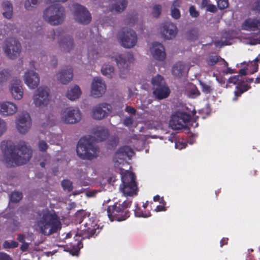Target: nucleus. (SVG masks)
Returning a JSON list of instances; mask_svg holds the SVG:
<instances>
[{"label": "nucleus", "instance_id": "1a4fd4ad", "mask_svg": "<svg viewBox=\"0 0 260 260\" xmlns=\"http://www.w3.org/2000/svg\"><path fill=\"white\" fill-rule=\"evenodd\" d=\"M2 49L7 57L11 59H15L19 56L21 53V46L17 39L9 38L5 41Z\"/></svg>", "mask_w": 260, "mask_h": 260}, {"label": "nucleus", "instance_id": "e433bc0d", "mask_svg": "<svg viewBox=\"0 0 260 260\" xmlns=\"http://www.w3.org/2000/svg\"><path fill=\"white\" fill-rule=\"evenodd\" d=\"M108 133L107 129L100 128L94 133V137L98 141H103L107 138Z\"/></svg>", "mask_w": 260, "mask_h": 260}, {"label": "nucleus", "instance_id": "72a5a7b5", "mask_svg": "<svg viewBox=\"0 0 260 260\" xmlns=\"http://www.w3.org/2000/svg\"><path fill=\"white\" fill-rule=\"evenodd\" d=\"M3 15L7 18L11 19L13 16V7L9 2H5L2 4Z\"/></svg>", "mask_w": 260, "mask_h": 260}, {"label": "nucleus", "instance_id": "7ed1b4c3", "mask_svg": "<svg viewBox=\"0 0 260 260\" xmlns=\"http://www.w3.org/2000/svg\"><path fill=\"white\" fill-rule=\"evenodd\" d=\"M34 227L40 233L45 235H50L60 230L61 224L55 213L48 210H43L39 215Z\"/></svg>", "mask_w": 260, "mask_h": 260}, {"label": "nucleus", "instance_id": "49530a36", "mask_svg": "<svg viewBox=\"0 0 260 260\" xmlns=\"http://www.w3.org/2000/svg\"><path fill=\"white\" fill-rule=\"evenodd\" d=\"M161 13V6L160 5L155 6L152 9V14L154 17H158Z\"/></svg>", "mask_w": 260, "mask_h": 260}, {"label": "nucleus", "instance_id": "f3484780", "mask_svg": "<svg viewBox=\"0 0 260 260\" xmlns=\"http://www.w3.org/2000/svg\"><path fill=\"white\" fill-rule=\"evenodd\" d=\"M111 111V105L107 103H101L93 107L91 116L95 119L100 120L107 116Z\"/></svg>", "mask_w": 260, "mask_h": 260}, {"label": "nucleus", "instance_id": "3c124183", "mask_svg": "<svg viewBox=\"0 0 260 260\" xmlns=\"http://www.w3.org/2000/svg\"><path fill=\"white\" fill-rule=\"evenodd\" d=\"M217 4L219 9L222 10L228 7L229 3L228 0H218Z\"/></svg>", "mask_w": 260, "mask_h": 260}, {"label": "nucleus", "instance_id": "37998d69", "mask_svg": "<svg viewBox=\"0 0 260 260\" xmlns=\"http://www.w3.org/2000/svg\"><path fill=\"white\" fill-rule=\"evenodd\" d=\"M18 243L14 241H6L3 244L4 248H14L18 246Z\"/></svg>", "mask_w": 260, "mask_h": 260}, {"label": "nucleus", "instance_id": "9d476101", "mask_svg": "<svg viewBox=\"0 0 260 260\" xmlns=\"http://www.w3.org/2000/svg\"><path fill=\"white\" fill-rule=\"evenodd\" d=\"M118 39L120 44L126 49L134 48L138 42L137 35L132 29H126L119 32Z\"/></svg>", "mask_w": 260, "mask_h": 260}, {"label": "nucleus", "instance_id": "9b49d317", "mask_svg": "<svg viewBox=\"0 0 260 260\" xmlns=\"http://www.w3.org/2000/svg\"><path fill=\"white\" fill-rule=\"evenodd\" d=\"M49 92V89L46 86L38 89L37 93L33 96V102L37 107L43 110L48 106L51 100Z\"/></svg>", "mask_w": 260, "mask_h": 260}, {"label": "nucleus", "instance_id": "0eeeda50", "mask_svg": "<svg viewBox=\"0 0 260 260\" xmlns=\"http://www.w3.org/2000/svg\"><path fill=\"white\" fill-rule=\"evenodd\" d=\"M130 205V202L124 201L122 205L117 203L113 206H109L107 209V213L110 220L120 221L125 220L128 217L126 208Z\"/></svg>", "mask_w": 260, "mask_h": 260}, {"label": "nucleus", "instance_id": "f257e3e1", "mask_svg": "<svg viewBox=\"0 0 260 260\" xmlns=\"http://www.w3.org/2000/svg\"><path fill=\"white\" fill-rule=\"evenodd\" d=\"M1 148L3 153L1 160L9 167L22 165L31 157V150L24 141L19 142L16 146L3 141Z\"/></svg>", "mask_w": 260, "mask_h": 260}, {"label": "nucleus", "instance_id": "6e6d98bb", "mask_svg": "<svg viewBox=\"0 0 260 260\" xmlns=\"http://www.w3.org/2000/svg\"><path fill=\"white\" fill-rule=\"evenodd\" d=\"M190 15L193 17H197L199 16V13L194 6H191L189 8Z\"/></svg>", "mask_w": 260, "mask_h": 260}, {"label": "nucleus", "instance_id": "ea45409f", "mask_svg": "<svg viewBox=\"0 0 260 260\" xmlns=\"http://www.w3.org/2000/svg\"><path fill=\"white\" fill-rule=\"evenodd\" d=\"M199 83L203 92L208 94L212 92L213 88L211 85L201 80L199 81Z\"/></svg>", "mask_w": 260, "mask_h": 260}, {"label": "nucleus", "instance_id": "8fccbe9b", "mask_svg": "<svg viewBox=\"0 0 260 260\" xmlns=\"http://www.w3.org/2000/svg\"><path fill=\"white\" fill-rule=\"evenodd\" d=\"M160 205H158L155 209L154 211L156 212L164 211L166 210V207H165L166 203L163 199H161L159 201Z\"/></svg>", "mask_w": 260, "mask_h": 260}, {"label": "nucleus", "instance_id": "2eb2a0df", "mask_svg": "<svg viewBox=\"0 0 260 260\" xmlns=\"http://www.w3.org/2000/svg\"><path fill=\"white\" fill-rule=\"evenodd\" d=\"M16 128L21 134H25L30 129L31 126V119L28 113L20 114L16 121Z\"/></svg>", "mask_w": 260, "mask_h": 260}, {"label": "nucleus", "instance_id": "473e14b6", "mask_svg": "<svg viewBox=\"0 0 260 260\" xmlns=\"http://www.w3.org/2000/svg\"><path fill=\"white\" fill-rule=\"evenodd\" d=\"M101 73L109 78H111L114 74V67L109 63H105L101 69Z\"/></svg>", "mask_w": 260, "mask_h": 260}, {"label": "nucleus", "instance_id": "864d4df0", "mask_svg": "<svg viewBox=\"0 0 260 260\" xmlns=\"http://www.w3.org/2000/svg\"><path fill=\"white\" fill-rule=\"evenodd\" d=\"M6 122L3 119L0 118V136L3 135V134L6 131Z\"/></svg>", "mask_w": 260, "mask_h": 260}, {"label": "nucleus", "instance_id": "774afa93", "mask_svg": "<svg viewBox=\"0 0 260 260\" xmlns=\"http://www.w3.org/2000/svg\"><path fill=\"white\" fill-rule=\"evenodd\" d=\"M67 0H46L47 3H53L55 2H64Z\"/></svg>", "mask_w": 260, "mask_h": 260}, {"label": "nucleus", "instance_id": "4c0bfd02", "mask_svg": "<svg viewBox=\"0 0 260 260\" xmlns=\"http://www.w3.org/2000/svg\"><path fill=\"white\" fill-rule=\"evenodd\" d=\"M42 0H27L24 3L25 8L28 10H32L33 8L40 4Z\"/></svg>", "mask_w": 260, "mask_h": 260}, {"label": "nucleus", "instance_id": "6e6552de", "mask_svg": "<svg viewBox=\"0 0 260 260\" xmlns=\"http://www.w3.org/2000/svg\"><path fill=\"white\" fill-rule=\"evenodd\" d=\"M60 120L66 124H73L79 122L82 119V113L78 108L68 107L59 112Z\"/></svg>", "mask_w": 260, "mask_h": 260}, {"label": "nucleus", "instance_id": "b1692460", "mask_svg": "<svg viewBox=\"0 0 260 260\" xmlns=\"http://www.w3.org/2000/svg\"><path fill=\"white\" fill-rule=\"evenodd\" d=\"M82 94V91L77 85L69 87L66 93V96L69 100L74 101L79 99Z\"/></svg>", "mask_w": 260, "mask_h": 260}, {"label": "nucleus", "instance_id": "79ce46f5", "mask_svg": "<svg viewBox=\"0 0 260 260\" xmlns=\"http://www.w3.org/2000/svg\"><path fill=\"white\" fill-rule=\"evenodd\" d=\"M22 198V194L21 192L18 191L13 192L11 196L10 201L12 202H18Z\"/></svg>", "mask_w": 260, "mask_h": 260}, {"label": "nucleus", "instance_id": "13d9d810", "mask_svg": "<svg viewBox=\"0 0 260 260\" xmlns=\"http://www.w3.org/2000/svg\"><path fill=\"white\" fill-rule=\"evenodd\" d=\"M0 260H12V258L6 253L0 252Z\"/></svg>", "mask_w": 260, "mask_h": 260}, {"label": "nucleus", "instance_id": "2f4dec72", "mask_svg": "<svg viewBox=\"0 0 260 260\" xmlns=\"http://www.w3.org/2000/svg\"><path fill=\"white\" fill-rule=\"evenodd\" d=\"M60 46L66 51H69L74 46L73 40L70 36H66L60 41Z\"/></svg>", "mask_w": 260, "mask_h": 260}, {"label": "nucleus", "instance_id": "a211bd4d", "mask_svg": "<svg viewBox=\"0 0 260 260\" xmlns=\"http://www.w3.org/2000/svg\"><path fill=\"white\" fill-rule=\"evenodd\" d=\"M114 60L120 69H127L134 62L133 54L127 52L123 54H117L114 56Z\"/></svg>", "mask_w": 260, "mask_h": 260}, {"label": "nucleus", "instance_id": "5701e85b", "mask_svg": "<svg viewBox=\"0 0 260 260\" xmlns=\"http://www.w3.org/2000/svg\"><path fill=\"white\" fill-rule=\"evenodd\" d=\"M18 111L17 105L11 102H0V114L3 116H11Z\"/></svg>", "mask_w": 260, "mask_h": 260}, {"label": "nucleus", "instance_id": "0e129e2a", "mask_svg": "<svg viewBox=\"0 0 260 260\" xmlns=\"http://www.w3.org/2000/svg\"><path fill=\"white\" fill-rule=\"evenodd\" d=\"M51 137H52V140H48V141L51 143H54L55 141L57 140L58 138H59V136L55 135V134L52 135Z\"/></svg>", "mask_w": 260, "mask_h": 260}, {"label": "nucleus", "instance_id": "338daca9", "mask_svg": "<svg viewBox=\"0 0 260 260\" xmlns=\"http://www.w3.org/2000/svg\"><path fill=\"white\" fill-rule=\"evenodd\" d=\"M222 72L226 74L233 73V70L230 68H226V69H222Z\"/></svg>", "mask_w": 260, "mask_h": 260}, {"label": "nucleus", "instance_id": "c756f323", "mask_svg": "<svg viewBox=\"0 0 260 260\" xmlns=\"http://www.w3.org/2000/svg\"><path fill=\"white\" fill-rule=\"evenodd\" d=\"M153 93L157 99L161 100L168 96L170 94V90L165 84L157 87H153Z\"/></svg>", "mask_w": 260, "mask_h": 260}, {"label": "nucleus", "instance_id": "a18cd8bd", "mask_svg": "<svg viewBox=\"0 0 260 260\" xmlns=\"http://www.w3.org/2000/svg\"><path fill=\"white\" fill-rule=\"evenodd\" d=\"M260 62V59L258 57L251 62L250 65H249V67H251L252 68V71L251 72V73L257 72L258 68L257 62Z\"/></svg>", "mask_w": 260, "mask_h": 260}, {"label": "nucleus", "instance_id": "680f3d73", "mask_svg": "<svg viewBox=\"0 0 260 260\" xmlns=\"http://www.w3.org/2000/svg\"><path fill=\"white\" fill-rule=\"evenodd\" d=\"M133 119L131 117H128L126 118L124 120V124L126 126H129L131 124H132Z\"/></svg>", "mask_w": 260, "mask_h": 260}, {"label": "nucleus", "instance_id": "f8f14e48", "mask_svg": "<svg viewBox=\"0 0 260 260\" xmlns=\"http://www.w3.org/2000/svg\"><path fill=\"white\" fill-rule=\"evenodd\" d=\"M73 9V18L76 22L82 24H87L90 22L91 14L85 7L75 4Z\"/></svg>", "mask_w": 260, "mask_h": 260}, {"label": "nucleus", "instance_id": "a878e982", "mask_svg": "<svg viewBox=\"0 0 260 260\" xmlns=\"http://www.w3.org/2000/svg\"><path fill=\"white\" fill-rule=\"evenodd\" d=\"M17 240L22 243L20 246L21 250L25 251L28 249L29 246V243L26 242V241H32L34 240V236L32 233L19 234L18 235Z\"/></svg>", "mask_w": 260, "mask_h": 260}, {"label": "nucleus", "instance_id": "de8ad7c7", "mask_svg": "<svg viewBox=\"0 0 260 260\" xmlns=\"http://www.w3.org/2000/svg\"><path fill=\"white\" fill-rule=\"evenodd\" d=\"M61 184L64 189L70 191L72 189V184L70 180H64L62 181Z\"/></svg>", "mask_w": 260, "mask_h": 260}, {"label": "nucleus", "instance_id": "f03ea898", "mask_svg": "<svg viewBox=\"0 0 260 260\" xmlns=\"http://www.w3.org/2000/svg\"><path fill=\"white\" fill-rule=\"evenodd\" d=\"M89 215L83 210L79 211L76 214L77 220L81 225L76 235L78 237L76 239L77 242L72 247L68 248V251L72 255H77L83 246L80 237L83 239L89 238L95 233L97 224L94 222L93 218L89 217Z\"/></svg>", "mask_w": 260, "mask_h": 260}, {"label": "nucleus", "instance_id": "412c9836", "mask_svg": "<svg viewBox=\"0 0 260 260\" xmlns=\"http://www.w3.org/2000/svg\"><path fill=\"white\" fill-rule=\"evenodd\" d=\"M150 52L152 57L157 60H164L166 56L164 46L159 43H152L149 47Z\"/></svg>", "mask_w": 260, "mask_h": 260}, {"label": "nucleus", "instance_id": "423d86ee", "mask_svg": "<svg viewBox=\"0 0 260 260\" xmlns=\"http://www.w3.org/2000/svg\"><path fill=\"white\" fill-rule=\"evenodd\" d=\"M122 183L119 186V190L125 197H134L137 194L138 187L135 181L134 174L126 171L121 174Z\"/></svg>", "mask_w": 260, "mask_h": 260}, {"label": "nucleus", "instance_id": "6ab92c4d", "mask_svg": "<svg viewBox=\"0 0 260 260\" xmlns=\"http://www.w3.org/2000/svg\"><path fill=\"white\" fill-rule=\"evenodd\" d=\"M133 154V150L129 147L124 146L121 148L115 154L114 158L115 160V166L119 167V165H124L126 158L132 157Z\"/></svg>", "mask_w": 260, "mask_h": 260}, {"label": "nucleus", "instance_id": "09e8293b", "mask_svg": "<svg viewBox=\"0 0 260 260\" xmlns=\"http://www.w3.org/2000/svg\"><path fill=\"white\" fill-rule=\"evenodd\" d=\"M162 123L159 121H152L149 126V127L151 129H159L161 127Z\"/></svg>", "mask_w": 260, "mask_h": 260}, {"label": "nucleus", "instance_id": "4468645a", "mask_svg": "<svg viewBox=\"0 0 260 260\" xmlns=\"http://www.w3.org/2000/svg\"><path fill=\"white\" fill-rule=\"evenodd\" d=\"M106 85L104 80L99 77H94L91 84L90 94L94 98L102 96L106 92Z\"/></svg>", "mask_w": 260, "mask_h": 260}, {"label": "nucleus", "instance_id": "bb28decb", "mask_svg": "<svg viewBox=\"0 0 260 260\" xmlns=\"http://www.w3.org/2000/svg\"><path fill=\"white\" fill-rule=\"evenodd\" d=\"M177 27L172 23L166 24L161 30L162 36L167 39H171L177 34Z\"/></svg>", "mask_w": 260, "mask_h": 260}, {"label": "nucleus", "instance_id": "a19ab883", "mask_svg": "<svg viewBox=\"0 0 260 260\" xmlns=\"http://www.w3.org/2000/svg\"><path fill=\"white\" fill-rule=\"evenodd\" d=\"M127 2L126 0H120L119 2V4H117L115 6L113 7L112 10H114L118 12H120L125 8Z\"/></svg>", "mask_w": 260, "mask_h": 260}, {"label": "nucleus", "instance_id": "5fc2aeb1", "mask_svg": "<svg viewBox=\"0 0 260 260\" xmlns=\"http://www.w3.org/2000/svg\"><path fill=\"white\" fill-rule=\"evenodd\" d=\"M8 77L9 73L7 71L3 70L0 71V82L6 80Z\"/></svg>", "mask_w": 260, "mask_h": 260}, {"label": "nucleus", "instance_id": "c85d7f7f", "mask_svg": "<svg viewBox=\"0 0 260 260\" xmlns=\"http://www.w3.org/2000/svg\"><path fill=\"white\" fill-rule=\"evenodd\" d=\"M189 70L188 66L183 62L179 61L176 63L172 67V74L176 77H180L187 72Z\"/></svg>", "mask_w": 260, "mask_h": 260}, {"label": "nucleus", "instance_id": "20e7f679", "mask_svg": "<svg viewBox=\"0 0 260 260\" xmlns=\"http://www.w3.org/2000/svg\"><path fill=\"white\" fill-rule=\"evenodd\" d=\"M78 156L83 159L91 160L96 158L99 150L89 137L81 138L78 142L76 148Z\"/></svg>", "mask_w": 260, "mask_h": 260}, {"label": "nucleus", "instance_id": "cd10ccee", "mask_svg": "<svg viewBox=\"0 0 260 260\" xmlns=\"http://www.w3.org/2000/svg\"><path fill=\"white\" fill-rule=\"evenodd\" d=\"M241 76L239 75H236L232 76L229 79V82L233 83L234 84H238L237 86V90L235 91L236 96H239L243 92L247 91L249 89V87L247 85L242 86L240 85V81L241 80Z\"/></svg>", "mask_w": 260, "mask_h": 260}, {"label": "nucleus", "instance_id": "39448f33", "mask_svg": "<svg viewBox=\"0 0 260 260\" xmlns=\"http://www.w3.org/2000/svg\"><path fill=\"white\" fill-rule=\"evenodd\" d=\"M43 18L52 25L61 24L65 19L64 8L59 5H52L47 8L43 12Z\"/></svg>", "mask_w": 260, "mask_h": 260}, {"label": "nucleus", "instance_id": "7c9ffc66", "mask_svg": "<svg viewBox=\"0 0 260 260\" xmlns=\"http://www.w3.org/2000/svg\"><path fill=\"white\" fill-rule=\"evenodd\" d=\"M185 94L190 98H196L200 95V91L193 84H188L185 87Z\"/></svg>", "mask_w": 260, "mask_h": 260}, {"label": "nucleus", "instance_id": "69168bd1", "mask_svg": "<svg viewBox=\"0 0 260 260\" xmlns=\"http://www.w3.org/2000/svg\"><path fill=\"white\" fill-rule=\"evenodd\" d=\"M258 41L256 40H252L250 39L249 41H246L244 42L246 44H249L251 45H255L256 44L258 43Z\"/></svg>", "mask_w": 260, "mask_h": 260}, {"label": "nucleus", "instance_id": "f704fd0d", "mask_svg": "<svg viewBox=\"0 0 260 260\" xmlns=\"http://www.w3.org/2000/svg\"><path fill=\"white\" fill-rule=\"evenodd\" d=\"M180 5L179 0H175L171 8V15L174 19H178L180 17L179 8Z\"/></svg>", "mask_w": 260, "mask_h": 260}, {"label": "nucleus", "instance_id": "603ef678", "mask_svg": "<svg viewBox=\"0 0 260 260\" xmlns=\"http://www.w3.org/2000/svg\"><path fill=\"white\" fill-rule=\"evenodd\" d=\"M38 146L40 150L42 151H46L48 147V146L46 142L43 140L40 141L38 143Z\"/></svg>", "mask_w": 260, "mask_h": 260}, {"label": "nucleus", "instance_id": "dca6fc26", "mask_svg": "<svg viewBox=\"0 0 260 260\" xmlns=\"http://www.w3.org/2000/svg\"><path fill=\"white\" fill-rule=\"evenodd\" d=\"M9 90L12 98L15 100H20L24 94L22 82L20 79L12 80L9 85Z\"/></svg>", "mask_w": 260, "mask_h": 260}, {"label": "nucleus", "instance_id": "bf43d9fd", "mask_svg": "<svg viewBox=\"0 0 260 260\" xmlns=\"http://www.w3.org/2000/svg\"><path fill=\"white\" fill-rule=\"evenodd\" d=\"M98 192L97 190H88L86 191V196L87 197H93L95 196L96 193Z\"/></svg>", "mask_w": 260, "mask_h": 260}, {"label": "nucleus", "instance_id": "c03bdc74", "mask_svg": "<svg viewBox=\"0 0 260 260\" xmlns=\"http://www.w3.org/2000/svg\"><path fill=\"white\" fill-rule=\"evenodd\" d=\"M135 215L137 217H148L150 216V212H143L139 208L136 209L135 211Z\"/></svg>", "mask_w": 260, "mask_h": 260}, {"label": "nucleus", "instance_id": "c9c22d12", "mask_svg": "<svg viewBox=\"0 0 260 260\" xmlns=\"http://www.w3.org/2000/svg\"><path fill=\"white\" fill-rule=\"evenodd\" d=\"M207 63L209 66H212L216 62H218L220 64H221L223 68H226L228 66V63L223 59H220L218 60V58L217 56H210L207 60Z\"/></svg>", "mask_w": 260, "mask_h": 260}, {"label": "nucleus", "instance_id": "e2e57ef3", "mask_svg": "<svg viewBox=\"0 0 260 260\" xmlns=\"http://www.w3.org/2000/svg\"><path fill=\"white\" fill-rule=\"evenodd\" d=\"M126 111L129 113L134 114L135 113V109L131 107L127 106L126 108Z\"/></svg>", "mask_w": 260, "mask_h": 260}, {"label": "nucleus", "instance_id": "58836bf2", "mask_svg": "<svg viewBox=\"0 0 260 260\" xmlns=\"http://www.w3.org/2000/svg\"><path fill=\"white\" fill-rule=\"evenodd\" d=\"M152 84L153 87H157L161 85H165L162 77L160 75H157L152 78Z\"/></svg>", "mask_w": 260, "mask_h": 260}, {"label": "nucleus", "instance_id": "4d7b16f0", "mask_svg": "<svg viewBox=\"0 0 260 260\" xmlns=\"http://www.w3.org/2000/svg\"><path fill=\"white\" fill-rule=\"evenodd\" d=\"M186 145V144L183 142L175 141V148L179 150L185 148Z\"/></svg>", "mask_w": 260, "mask_h": 260}, {"label": "nucleus", "instance_id": "052dcab7", "mask_svg": "<svg viewBox=\"0 0 260 260\" xmlns=\"http://www.w3.org/2000/svg\"><path fill=\"white\" fill-rule=\"evenodd\" d=\"M207 10L209 12H214L216 10V7L215 5L210 4L207 6Z\"/></svg>", "mask_w": 260, "mask_h": 260}, {"label": "nucleus", "instance_id": "aec40b11", "mask_svg": "<svg viewBox=\"0 0 260 260\" xmlns=\"http://www.w3.org/2000/svg\"><path fill=\"white\" fill-rule=\"evenodd\" d=\"M23 81L29 88L35 89L39 84L40 77L38 74L34 70H28L24 73Z\"/></svg>", "mask_w": 260, "mask_h": 260}, {"label": "nucleus", "instance_id": "ddd939ff", "mask_svg": "<svg viewBox=\"0 0 260 260\" xmlns=\"http://www.w3.org/2000/svg\"><path fill=\"white\" fill-rule=\"evenodd\" d=\"M189 119V116L187 114L178 111L172 116L169 125L173 129H180L186 126Z\"/></svg>", "mask_w": 260, "mask_h": 260}, {"label": "nucleus", "instance_id": "4be33fe9", "mask_svg": "<svg viewBox=\"0 0 260 260\" xmlns=\"http://www.w3.org/2000/svg\"><path fill=\"white\" fill-rule=\"evenodd\" d=\"M54 78L61 84H67L73 79V70L71 68L59 70L56 73Z\"/></svg>", "mask_w": 260, "mask_h": 260}, {"label": "nucleus", "instance_id": "393cba45", "mask_svg": "<svg viewBox=\"0 0 260 260\" xmlns=\"http://www.w3.org/2000/svg\"><path fill=\"white\" fill-rule=\"evenodd\" d=\"M242 29L248 31L259 30L260 31V21L256 19H248L242 24Z\"/></svg>", "mask_w": 260, "mask_h": 260}]
</instances>
